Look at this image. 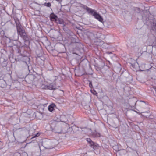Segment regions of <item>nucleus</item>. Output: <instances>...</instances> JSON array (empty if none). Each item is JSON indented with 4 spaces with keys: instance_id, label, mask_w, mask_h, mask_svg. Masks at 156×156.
I'll list each match as a JSON object with an SVG mask.
<instances>
[{
    "instance_id": "1",
    "label": "nucleus",
    "mask_w": 156,
    "mask_h": 156,
    "mask_svg": "<svg viewBox=\"0 0 156 156\" xmlns=\"http://www.w3.org/2000/svg\"><path fill=\"white\" fill-rule=\"evenodd\" d=\"M83 9L86 10L89 13H91L94 18L97 20L101 22L103 21V19L102 17L95 10L91 9L86 6H83Z\"/></svg>"
},
{
    "instance_id": "2",
    "label": "nucleus",
    "mask_w": 156,
    "mask_h": 156,
    "mask_svg": "<svg viewBox=\"0 0 156 156\" xmlns=\"http://www.w3.org/2000/svg\"><path fill=\"white\" fill-rule=\"evenodd\" d=\"M16 27L18 35L25 40H28V37L24 30H23V27L19 24H16Z\"/></svg>"
},
{
    "instance_id": "3",
    "label": "nucleus",
    "mask_w": 156,
    "mask_h": 156,
    "mask_svg": "<svg viewBox=\"0 0 156 156\" xmlns=\"http://www.w3.org/2000/svg\"><path fill=\"white\" fill-rule=\"evenodd\" d=\"M87 141L90 144V147L94 150L96 149L98 147V144L94 142L89 138H87Z\"/></svg>"
},
{
    "instance_id": "4",
    "label": "nucleus",
    "mask_w": 156,
    "mask_h": 156,
    "mask_svg": "<svg viewBox=\"0 0 156 156\" xmlns=\"http://www.w3.org/2000/svg\"><path fill=\"white\" fill-rule=\"evenodd\" d=\"M48 84L47 81H42L39 84L38 86L42 89H47Z\"/></svg>"
},
{
    "instance_id": "5",
    "label": "nucleus",
    "mask_w": 156,
    "mask_h": 156,
    "mask_svg": "<svg viewBox=\"0 0 156 156\" xmlns=\"http://www.w3.org/2000/svg\"><path fill=\"white\" fill-rule=\"evenodd\" d=\"M68 115H61L60 116V121L66 123L68 121Z\"/></svg>"
},
{
    "instance_id": "6",
    "label": "nucleus",
    "mask_w": 156,
    "mask_h": 156,
    "mask_svg": "<svg viewBox=\"0 0 156 156\" xmlns=\"http://www.w3.org/2000/svg\"><path fill=\"white\" fill-rule=\"evenodd\" d=\"M50 18L51 21H54L55 22L58 18L57 16L53 13H52L50 15Z\"/></svg>"
},
{
    "instance_id": "7",
    "label": "nucleus",
    "mask_w": 156,
    "mask_h": 156,
    "mask_svg": "<svg viewBox=\"0 0 156 156\" xmlns=\"http://www.w3.org/2000/svg\"><path fill=\"white\" fill-rule=\"evenodd\" d=\"M55 89V85L53 83H51L48 85L47 89L53 90Z\"/></svg>"
},
{
    "instance_id": "8",
    "label": "nucleus",
    "mask_w": 156,
    "mask_h": 156,
    "mask_svg": "<svg viewBox=\"0 0 156 156\" xmlns=\"http://www.w3.org/2000/svg\"><path fill=\"white\" fill-rule=\"evenodd\" d=\"M92 136L94 137H98L100 136V133L97 132L96 131L92 133Z\"/></svg>"
},
{
    "instance_id": "9",
    "label": "nucleus",
    "mask_w": 156,
    "mask_h": 156,
    "mask_svg": "<svg viewBox=\"0 0 156 156\" xmlns=\"http://www.w3.org/2000/svg\"><path fill=\"white\" fill-rule=\"evenodd\" d=\"M77 37L75 36V37H72L71 38V42L72 43H78V41L76 40Z\"/></svg>"
},
{
    "instance_id": "10",
    "label": "nucleus",
    "mask_w": 156,
    "mask_h": 156,
    "mask_svg": "<svg viewBox=\"0 0 156 156\" xmlns=\"http://www.w3.org/2000/svg\"><path fill=\"white\" fill-rule=\"evenodd\" d=\"M57 23H58L61 24H64V22L62 19H59L57 18L56 21H55Z\"/></svg>"
},
{
    "instance_id": "11",
    "label": "nucleus",
    "mask_w": 156,
    "mask_h": 156,
    "mask_svg": "<svg viewBox=\"0 0 156 156\" xmlns=\"http://www.w3.org/2000/svg\"><path fill=\"white\" fill-rule=\"evenodd\" d=\"M54 106H55V105L54 104L50 105L48 107V110L52 112V111L54 110Z\"/></svg>"
},
{
    "instance_id": "12",
    "label": "nucleus",
    "mask_w": 156,
    "mask_h": 156,
    "mask_svg": "<svg viewBox=\"0 0 156 156\" xmlns=\"http://www.w3.org/2000/svg\"><path fill=\"white\" fill-rule=\"evenodd\" d=\"M44 5L48 7H50L51 6V3L48 2V3H45L44 4Z\"/></svg>"
},
{
    "instance_id": "13",
    "label": "nucleus",
    "mask_w": 156,
    "mask_h": 156,
    "mask_svg": "<svg viewBox=\"0 0 156 156\" xmlns=\"http://www.w3.org/2000/svg\"><path fill=\"white\" fill-rule=\"evenodd\" d=\"M53 77L54 78V79L53 80H51V81H55L58 79V77L56 76H53Z\"/></svg>"
},
{
    "instance_id": "14",
    "label": "nucleus",
    "mask_w": 156,
    "mask_h": 156,
    "mask_svg": "<svg viewBox=\"0 0 156 156\" xmlns=\"http://www.w3.org/2000/svg\"><path fill=\"white\" fill-rule=\"evenodd\" d=\"M89 86L90 88H92L93 87V86L92 84V82L91 81H89Z\"/></svg>"
},
{
    "instance_id": "15",
    "label": "nucleus",
    "mask_w": 156,
    "mask_h": 156,
    "mask_svg": "<svg viewBox=\"0 0 156 156\" xmlns=\"http://www.w3.org/2000/svg\"><path fill=\"white\" fill-rule=\"evenodd\" d=\"M40 135V134L39 133H37L35 135H34V136L32 137L31 138H34L35 137H37L39 136Z\"/></svg>"
},
{
    "instance_id": "16",
    "label": "nucleus",
    "mask_w": 156,
    "mask_h": 156,
    "mask_svg": "<svg viewBox=\"0 0 156 156\" xmlns=\"http://www.w3.org/2000/svg\"><path fill=\"white\" fill-rule=\"evenodd\" d=\"M153 24V27L154 28V29H156V23L154 22Z\"/></svg>"
},
{
    "instance_id": "17",
    "label": "nucleus",
    "mask_w": 156,
    "mask_h": 156,
    "mask_svg": "<svg viewBox=\"0 0 156 156\" xmlns=\"http://www.w3.org/2000/svg\"><path fill=\"white\" fill-rule=\"evenodd\" d=\"M25 58V59L27 60L28 61H29L30 60L29 58L27 56H26L24 57Z\"/></svg>"
},
{
    "instance_id": "18",
    "label": "nucleus",
    "mask_w": 156,
    "mask_h": 156,
    "mask_svg": "<svg viewBox=\"0 0 156 156\" xmlns=\"http://www.w3.org/2000/svg\"><path fill=\"white\" fill-rule=\"evenodd\" d=\"M135 44V43H133V44H131L130 45V46L131 47H132L133 46H134V45Z\"/></svg>"
},
{
    "instance_id": "19",
    "label": "nucleus",
    "mask_w": 156,
    "mask_h": 156,
    "mask_svg": "<svg viewBox=\"0 0 156 156\" xmlns=\"http://www.w3.org/2000/svg\"><path fill=\"white\" fill-rule=\"evenodd\" d=\"M154 90H155L156 92V87H154Z\"/></svg>"
},
{
    "instance_id": "20",
    "label": "nucleus",
    "mask_w": 156,
    "mask_h": 156,
    "mask_svg": "<svg viewBox=\"0 0 156 156\" xmlns=\"http://www.w3.org/2000/svg\"><path fill=\"white\" fill-rule=\"evenodd\" d=\"M23 62H25L26 64H27V62H26V61H23Z\"/></svg>"
},
{
    "instance_id": "21",
    "label": "nucleus",
    "mask_w": 156,
    "mask_h": 156,
    "mask_svg": "<svg viewBox=\"0 0 156 156\" xmlns=\"http://www.w3.org/2000/svg\"><path fill=\"white\" fill-rule=\"evenodd\" d=\"M52 125H53V124L51 125V127H52Z\"/></svg>"
},
{
    "instance_id": "22",
    "label": "nucleus",
    "mask_w": 156,
    "mask_h": 156,
    "mask_svg": "<svg viewBox=\"0 0 156 156\" xmlns=\"http://www.w3.org/2000/svg\"><path fill=\"white\" fill-rule=\"evenodd\" d=\"M136 9H139V8H136Z\"/></svg>"
}]
</instances>
